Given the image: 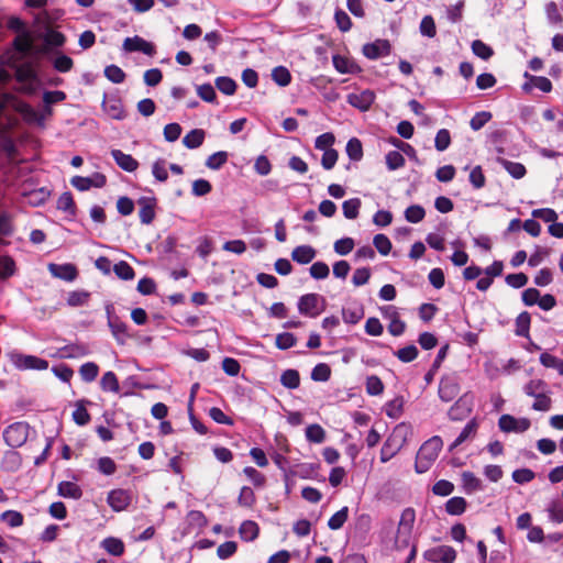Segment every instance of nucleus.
Segmentation results:
<instances>
[{"label": "nucleus", "mask_w": 563, "mask_h": 563, "mask_svg": "<svg viewBox=\"0 0 563 563\" xmlns=\"http://www.w3.org/2000/svg\"><path fill=\"white\" fill-rule=\"evenodd\" d=\"M386 165L389 170H396L405 166V157L398 151H390L386 154Z\"/></svg>", "instance_id": "6e6d98bb"}, {"label": "nucleus", "mask_w": 563, "mask_h": 563, "mask_svg": "<svg viewBox=\"0 0 563 563\" xmlns=\"http://www.w3.org/2000/svg\"><path fill=\"white\" fill-rule=\"evenodd\" d=\"M346 101L350 106L361 111H367L375 101V93L369 89H365L361 92H352L347 95Z\"/></svg>", "instance_id": "9d476101"}, {"label": "nucleus", "mask_w": 563, "mask_h": 563, "mask_svg": "<svg viewBox=\"0 0 563 563\" xmlns=\"http://www.w3.org/2000/svg\"><path fill=\"white\" fill-rule=\"evenodd\" d=\"M15 110L21 114L25 123L44 126L45 115L36 111L30 103L19 102L15 107Z\"/></svg>", "instance_id": "9b49d317"}, {"label": "nucleus", "mask_w": 563, "mask_h": 563, "mask_svg": "<svg viewBox=\"0 0 563 563\" xmlns=\"http://www.w3.org/2000/svg\"><path fill=\"white\" fill-rule=\"evenodd\" d=\"M498 426L504 432H525L528 429V419H516L510 415H503Z\"/></svg>", "instance_id": "2eb2a0df"}, {"label": "nucleus", "mask_w": 563, "mask_h": 563, "mask_svg": "<svg viewBox=\"0 0 563 563\" xmlns=\"http://www.w3.org/2000/svg\"><path fill=\"white\" fill-rule=\"evenodd\" d=\"M466 500L463 497H452L445 504V510L449 515L459 516L466 509Z\"/></svg>", "instance_id": "a19ab883"}, {"label": "nucleus", "mask_w": 563, "mask_h": 563, "mask_svg": "<svg viewBox=\"0 0 563 563\" xmlns=\"http://www.w3.org/2000/svg\"><path fill=\"white\" fill-rule=\"evenodd\" d=\"M461 479L463 489L467 494H472L483 488L482 481L477 478L472 472H463Z\"/></svg>", "instance_id": "2f4dec72"}, {"label": "nucleus", "mask_w": 563, "mask_h": 563, "mask_svg": "<svg viewBox=\"0 0 563 563\" xmlns=\"http://www.w3.org/2000/svg\"><path fill=\"white\" fill-rule=\"evenodd\" d=\"M355 246L354 240L352 238H343L334 242V252L339 255H347L353 251Z\"/></svg>", "instance_id": "0e129e2a"}, {"label": "nucleus", "mask_w": 563, "mask_h": 563, "mask_svg": "<svg viewBox=\"0 0 563 563\" xmlns=\"http://www.w3.org/2000/svg\"><path fill=\"white\" fill-rule=\"evenodd\" d=\"M540 361L545 367H553L560 375H563V360L558 358L554 354H540Z\"/></svg>", "instance_id": "774afa93"}, {"label": "nucleus", "mask_w": 563, "mask_h": 563, "mask_svg": "<svg viewBox=\"0 0 563 563\" xmlns=\"http://www.w3.org/2000/svg\"><path fill=\"white\" fill-rule=\"evenodd\" d=\"M53 67L59 73H68L74 67V60L69 56L60 54L53 60Z\"/></svg>", "instance_id": "e2e57ef3"}, {"label": "nucleus", "mask_w": 563, "mask_h": 563, "mask_svg": "<svg viewBox=\"0 0 563 563\" xmlns=\"http://www.w3.org/2000/svg\"><path fill=\"white\" fill-rule=\"evenodd\" d=\"M208 525V520L203 512L199 510H190L186 516V527L184 533H191L192 530H201Z\"/></svg>", "instance_id": "a211bd4d"}, {"label": "nucleus", "mask_w": 563, "mask_h": 563, "mask_svg": "<svg viewBox=\"0 0 563 563\" xmlns=\"http://www.w3.org/2000/svg\"><path fill=\"white\" fill-rule=\"evenodd\" d=\"M58 495L77 500L81 498L82 489L74 482L64 481L58 484Z\"/></svg>", "instance_id": "cd10ccee"}, {"label": "nucleus", "mask_w": 563, "mask_h": 563, "mask_svg": "<svg viewBox=\"0 0 563 563\" xmlns=\"http://www.w3.org/2000/svg\"><path fill=\"white\" fill-rule=\"evenodd\" d=\"M335 142V136L331 132H325L317 136L314 147L320 151H329Z\"/></svg>", "instance_id": "69168bd1"}, {"label": "nucleus", "mask_w": 563, "mask_h": 563, "mask_svg": "<svg viewBox=\"0 0 563 563\" xmlns=\"http://www.w3.org/2000/svg\"><path fill=\"white\" fill-rule=\"evenodd\" d=\"M306 438L313 443H322L325 439V432L319 424H310L306 428Z\"/></svg>", "instance_id": "13d9d810"}, {"label": "nucleus", "mask_w": 563, "mask_h": 563, "mask_svg": "<svg viewBox=\"0 0 563 563\" xmlns=\"http://www.w3.org/2000/svg\"><path fill=\"white\" fill-rule=\"evenodd\" d=\"M424 558L433 563H453L456 559V551L449 545H439L428 550Z\"/></svg>", "instance_id": "423d86ee"}, {"label": "nucleus", "mask_w": 563, "mask_h": 563, "mask_svg": "<svg viewBox=\"0 0 563 563\" xmlns=\"http://www.w3.org/2000/svg\"><path fill=\"white\" fill-rule=\"evenodd\" d=\"M402 397H396L385 405V412L389 418L398 419L402 413Z\"/></svg>", "instance_id": "49530a36"}, {"label": "nucleus", "mask_w": 563, "mask_h": 563, "mask_svg": "<svg viewBox=\"0 0 563 563\" xmlns=\"http://www.w3.org/2000/svg\"><path fill=\"white\" fill-rule=\"evenodd\" d=\"M325 309V300L319 294H306L298 300V310L301 314L316 318Z\"/></svg>", "instance_id": "7ed1b4c3"}, {"label": "nucleus", "mask_w": 563, "mask_h": 563, "mask_svg": "<svg viewBox=\"0 0 563 563\" xmlns=\"http://www.w3.org/2000/svg\"><path fill=\"white\" fill-rule=\"evenodd\" d=\"M273 80L280 87H286L291 81V74L285 66H277L272 70Z\"/></svg>", "instance_id": "79ce46f5"}, {"label": "nucleus", "mask_w": 563, "mask_h": 563, "mask_svg": "<svg viewBox=\"0 0 563 563\" xmlns=\"http://www.w3.org/2000/svg\"><path fill=\"white\" fill-rule=\"evenodd\" d=\"M99 373V367L96 363L87 362L79 368V374L84 382L90 383L96 379Z\"/></svg>", "instance_id": "5fc2aeb1"}, {"label": "nucleus", "mask_w": 563, "mask_h": 563, "mask_svg": "<svg viewBox=\"0 0 563 563\" xmlns=\"http://www.w3.org/2000/svg\"><path fill=\"white\" fill-rule=\"evenodd\" d=\"M139 217L140 221L143 224H151L155 219V207H156V198L155 197H141L137 200Z\"/></svg>", "instance_id": "f8f14e48"}, {"label": "nucleus", "mask_w": 563, "mask_h": 563, "mask_svg": "<svg viewBox=\"0 0 563 563\" xmlns=\"http://www.w3.org/2000/svg\"><path fill=\"white\" fill-rule=\"evenodd\" d=\"M111 156L117 165L129 173H133L139 168V162L130 154L123 153L121 150H112Z\"/></svg>", "instance_id": "dca6fc26"}, {"label": "nucleus", "mask_w": 563, "mask_h": 563, "mask_svg": "<svg viewBox=\"0 0 563 563\" xmlns=\"http://www.w3.org/2000/svg\"><path fill=\"white\" fill-rule=\"evenodd\" d=\"M30 427L26 422L19 421L10 424L3 431L5 443L15 449L22 446L29 438Z\"/></svg>", "instance_id": "20e7f679"}, {"label": "nucleus", "mask_w": 563, "mask_h": 563, "mask_svg": "<svg viewBox=\"0 0 563 563\" xmlns=\"http://www.w3.org/2000/svg\"><path fill=\"white\" fill-rule=\"evenodd\" d=\"M57 209L66 212L70 217H76L77 207L71 192L65 191L57 199Z\"/></svg>", "instance_id": "c756f323"}, {"label": "nucleus", "mask_w": 563, "mask_h": 563, "mask_svg": "<svg viewBox=\"0 0 563 563\" xmlns=\"http://www.w3.org/2000/svg\"><path fill=\"white\" fill-rule=\"evenodd\" d=\"M206 133L202 129H194L184 136L183 144L190 150L198 148L202 145Z\"/></svg>", "instance_id": "7c9ffc66"}, {"label": "nucleus", "mask_w": 563, "mask_h": 563, "mask_svg": "<svg viewBox=\"0 0 563 563\" xmlns=\"http://www.w3.org/2000/svg\"><path fill=\"white\" fill-rule=\"evenodd\" d=\"M538 305L542 310L549 311L556 306V299L551 294L541 296L540 291L530 287V306Z\"/></svg>", "instance_id": "f3484780"}, {"label": "nucleus", "mask_w": 563, "mask_h": 563, "mask_svg": "<svg viewBox=\"0 0 563 563\" xmlns=\"http://www.w3.org/2000/svg\"><path fill=\"white\" fill-rule=\"evenodd\" d=\"M443 446V441L440 437L434 435L427 440L419 449L416 462L415 470L417 473L422 474L429 471L434 461L437 460L441 449Z\"/></svg>", "instance_id": "f03ea898"}, {"label": "nucleus", "mask_w": 563, "mask_h": 563, "mask_svg": "<svg viewBox=\"0 0 563 563\" xmlns=\"http://www.w3.org/2000/svg\"><path fill=\"white\" fill-rule=\"evenodd\" d=\"M334 68L341 74H352L355 69V64L346 56L335 54L332 56Z\"/></svg>", "instance_id": "f704fd0d"}, {"label": "nucleus", "mask_w": 563, "mask_h": 563, "mask_svg": "<svg viewBox=\"0 0 563 563\" xmlns=\"http://www.w3.org/2000/svg\"><path fill=\"white\" fill-rule=\"evenodd\" d=\"M316 250L310 245H299L291 252L292 261L299 264H308L316 257Z\"/></svg>", "instance_id": "393cba45"}, {"label": "nucleus", "mask_w": 563, "mask_h": 563, "mask_svg": "<svg viewBox=\"0 0 563 563\" xmlns=\"http://www.w3.org/2000/svg\"><path fill=\"white\" fill-rule=\"evenodd\" d=\"M13 48L21 54H29L33 49V37L29 31L19 33L12 43Z\"/></svg>", "instance_id": "b1692460"}, {"label": "nucleus", "mask_w": 563, "mask_h": 563, "mask_svg": "<svg viewBox=\"0 0 563 563\" xmlns=\"http://www.w3.org/2000/svg\"><path fill=\"white\" fill-rule=\"evenodd\" d=\"M104 76L113 84H121L125 79V73L117 65H109L104 68Z\"/></svg>", "instance_id": "052dcab7"}, {"label": "nucleus", "mask_w": 563, "mask_h": 563, "mask_svg": "<svg viewBox=\"0 0 563 563\" xmlns=\"http://www.w3.org/2000/svg\"><path fill=\"white\" fill-rule=\"evenodd\" d=\"M416 521V511L412 508H406L402 510L400 520L398 522L395 548L398 551L410 548L408 560H413L417 554V547L412 542V530Z\"/></svg>", "instance_id": "f257e3e1"}, {"label": "nucleus", "mask_w": 563, "mask_h": 563, "mask_svg": "<svg viewBox=\"0 0 563 563\" xmlns=\"http://www.w3.org/2000/svg\"><path fill=\"white\" fill-rule=\"evenodd\" d=\"M477 427L478 424L475 419L470 420L464 427V429L461 431V433L457 435V438L452 442L449 450L453 451L465 441L474 438L477 432Z\"/></svg>", "instance_id": "5701e85b"}, {"label": "nucleus", "mask_w": 563, "mask_h": 563, "mask_svg": "<svg viewBox=\"0 0 563 563\" xmlns=\"http://www.w3.org/2000/svg\"><path fill=\"white\" fill-rule=\"evenodd\" d=\"M101 547L111 555L120 556L124 552V544L123 542L113 537L106 538L101 542Z\"/></svg>", "instance_id": "c9c22d12"}, {"label": "nucleus", "mask_w": 563, "mask_h": 563, "mask_svg": "<svg viewBox=\"0 0 563 563\" xmlns=\"http://www.w3.org/2000/svg\"><path fill=\"white\" fill-rule=\"evenodd\" d=\"M114 274L123 280H131L135 276L133 267L125 261H120L113 265Z\"/></svg>", "instance_id": "37998d69"}, {"label": "nucleus", "mask_w": 563, "mask_h": 563, "mask_svg": "<svg viewBox=\"0 0 563 563\" xmlns=\"http://www.w3.org/2000/svg\"><path fill=\"white\" fill-rule=\"evenodd\" d=\"M15 79L19 82H33L37 80V73L29 62L19 65L15 68Z\"/></svg>", "instance_id": "a878e982"}, {"label": "nucleus", "mask_w": 563, "mask_h": 563, "mask_svg": "<svg viewBox=\"0 0 563 563\" xmlns=\"http://www.w3.org/2000/svg\"><path fill=\"white\" fill-rule=\"evenodd\" d=\"M16 266L14 260L9 255L0 256V278L8 279L15 274Z\"/></svg>", "instance_id": "58836bf2"}, {"label": "nucleus", "mask_w": 563, "mask_h": 563, "mask_svg": "<svg viewBox=\"0 0 563 563\" xmlns=\"http://www.w3.org/2000/svg\"><path fill=\"white\" fill-rule=\"evenodd\" d=\"M451 144V134L449 130L441 129L438 131L434 139V146L439 152L445 151Z\"/></svg>", "instance_id": "338daca9"}, {"label": "nucleus", "mask_w": 563, "mask_h": 563, "mask_svg": "<svg viewBox=\"0 0 563 563\" xmlns=\"http://www.w3.org/2000/svg\"><path fill=\"white\" fill-rule=\"evenodd\" d=\"M280 384L288 389H296L300 385V375L297 369H286L280 375Z\"/></svg>", "instance_id": "72a5a7b5"}, {"label": "nucleus", "mask_w": 563, "mask_h": 563, "mask_svg": "<svg viewBox=\"0 0 563 563\" xmlns=\"http://www.w3.org/2000/svg\"><path fill=\"white\" fill-rule=\"evenodd\" d=\"M14 233V224L11 216L7 211H0V245H7L3 239Z\"/></svg>", "instance_id": "c85d7f7f"}, {"label": "nucleus", "mask_w": 563, "mask_h": 563, "mask_svg": "<svg viewBox=\"0 0 563 563\" xmlns=\"http://www.w3.org/2000/svg\"><path fill=\"white\" fill-rule=\"evenodd\" d=\"M216 87L224 95L232 96L236 90V82L227 76H221L216 79Z\"/></svg>", "instance_id": "de8ad7c7"}, {"label": "nucleus", "mask_w": 563, "mask_h": 563, "mask_svg": "<svg viewBox=\"0 0 563 563\" xmlns=\"http://www.w3.org/2000/svg\"><path fill=\"white\" fill-rule=\"evenodd\" d=\"M349 516V508L343 507L339 511H336L334 515H332L328 521V527L331 530H339L343 527L345 521L347 520Z\"/></svg>", "instance_id": "8fccbe9b"}, {"label": "nucleus", "mask_w": 563, "mask_h": 563, "mask_svg": "<svg viewBox=\"0 0 563 563\" xmlns=\"http://www.w3.org/2000/svg\"><path fill=\"white\" fill-rule=\"evenodd\" d=\"M11 362L22 369H45L47 362L32 354H9Z\"/></svg>", "instance_id": "39448f33"}, {"label": "nucleus", "mask_w": 563, "mask_h": 563, "mask_svg": "<svg viewBox=\"0 0 563 563\" xmlns=\"http://www.w3.org/2000/svg\"><path fill=\"white\" fill-rule=\"evenodd\" d=\"M0 148L10 162H13L19 154L13 139L4 130H0Z\"/></svg>", "instance_id": "4be33fe9"}, {"label": "nucleus", "mask_w": 563, "mask_h": 563, "mask_svg": "<svg viewBox=\"0 0 563 563\" xmlns=\"http://www.w3.org/2000/svg\"><path fill=\"white\" fill-rule=\"evenodd\" d=\"M123 49L126 52H142L147 56H154L156 53L153 43L147 42L143 37L135 35L133 37H126L123 41Z\"/></svg>", "instance_id": "6e6552de"}, {"label": "nucleus", "mask_w": 563, "mask_h": 563, "mask_svg": "<svg viewBox=\"0 0 563 563\" xmlns=\"http://www.w3.org/2000/svg\"><path fill=\"white\" fill-rule=\"evenodd\" d=\"M362 52L368 59H378L390 54L391 45L388 40L378 38L365 44Z\"/></svg>", "instance_id": "0eeeda50"}, {"label": "nucleus", "mask_w": 563, "mask_h": 563, "mask_svg": "<svg viewBox=\"0 0 563 563\" xmlns=\"http://www.w3.org/2000/svg\"><path fill=\"white\" fill-rule=\"evenodd\" d=\"M49 272L55 276L66 282H73L77 275L78 271L73 264H49Z\"/></svg>", "instance_id": "aec40b11"}, {"label": "nucleus", "mask_w": 563, "mask_h": 563, "mask_svg": "<svg viewBox=\"0 0 563 563\" xmlns=\"http://www.w3.org/2000/svg\"><path fill=\"white\" fill-rule=\"evenodd\" d=\"M426 211L420 205L409 206L405 210V219L410 223H418L423 220Z\"/></svg>", "instance_id": "864d4df0"}, {"label": "nucleus", "mask_w": 563, "mask_h": 563, "mask_svg": "<svg viewBox=\"0 0 563 563\" xmlns=\"http://www.w3.org/2000/svg\"><path fill=\"white\" fill-rule=\"evenodd\" d=\"M85 404H90V401L84 399L79 400L73 412V419L78 426H86L90 421V415L87 411Z\"/></svg>", "instance_id": "ea45409f"}, {"label": "nucleus", "mask_w": 563, "mask_h": 563, "mask_svg": "<svg viewBox=\"0 0 563 563\" xmlns=\"http://www.w3.org/2000/svg\"><path fill=\"white\" fill-rule=\"evenodd\" d=\"M459 394V385L452 378H442L439 385L440 398L449 402L453 400Z\"/></svg>", "instance_id": "412c9836"}, {"label": "nucleus", "mask_w": 563, "mask_h": 563, "mask_svg": "<svg viewBox=\"0 0 563 563\" xmlns=\"http://www.w3.org/2000/svg\"><path fill=\"white\" fill-rule=\"evenodd\" d=\"M107 178L101 173H95L91 177L74 176L70 184L80 191L89 190L91 187L101 188L106 185Z\"/></svg>", "instance_id": "1a4fd4ad"}, {"label": "nucleus", "mask_w": 563, "mask_h": 563, "mask_svg": "<svg viewBox=\"0 0 563 563\" xmlns=\"http://www.w3.org/2000/svg\"><path fill=\"white\" fill-rule=\"evenodd\" d=\"M103 111L112 119L122 120L125 112L122 102L119 99H109L102 102Z\"/></svg>", "instance_id": "bb28decb"}, {"label": "nucleus", "mask_w": 563, "mask_h": 563, "mask_svg": "<svg viewBox=\"0 0 563 563\" xmlns=\"http://www.w3.org/2000/svg\"><path fill=\"white\" fill-rule=\"evenodd\" d=\"M399 429L397 428L391 437H389L380 450V461L388 462L401 448L404 439L398 437Z\"/></svg>", "instance_id": "4468645a"}, {"label": "nucleus", "mask_w": 563, "mask_h": 563, "mask_svg": "<svg viewBox=\"0 0 563 563\" xmlns=\"http://www.w3.org/2000/svg\"><path fill=\"white\" fill-rule=\"evenodd\" d=\"M107 501L114 511H122L131 504V494L125 489H113L108 494Z\"/></svg>", "instance_id": "ddd939ff"}, {"label": "nucleus", "mask_w": 563, "mask_h": 563, "mask_svg": "<svg viewBox=\"0 0 563 563\" xmlns=\"http://www.w3.org/2000/svg\"><path fill=\"white\" fill-rule=\"evenodd\" d=\"M362 201L360 198H352L342 203L343 214L346 219L353 220L358 217Z\"/></svg>", "instance_id": "4c0bfd02"}, {"label": "nucleus", "mask_w": 563, "mask_h": 563, "mask_svg": "<svg viewBox=\"0 0 563 563\" xmlns=\"http://www.w3.org/2000/svg\"><path fill=\"white\" fill-rule=\"evenodd\" d=\"M1 520L12 528L23 525L24 517L16 510H7L1 514Z\"/></svg>", "instance_id": "bf43d9fd"}, {"label": "nucleus", "mask_w": 563, "mask_h": 563, "mask_svg": "<svg viewBox=\"0 0 563 563\" xmlns=\"http://www.w3.org/2000/svg\"><path fill=\"white\" fill-rule=\"evenodd\" d=\"M498 162L515 178H521L526 174V167L520 163L510 162L506 158H498Z\"/></svg>", "instance_id": "c03bdc74"}, {"label": "nucleus", "mask_w": 563, "mask_h": 563, "mask_svg": "<svg viewBox=\"0 0 563 563\" xmlns=\"http://www.w3.org/2000/svg\"><path fill=\"white\" fill-rule=\"evenodd\" d=\"M228 161V153L224 151L216 152L206 161V166L210 169H220Z\"/></svg>", "instance_id": "4d7b16f0"}, {"label": "nucleus", "mask_w": 563, "mask_h": 563, "mask_svg": "<svg viewBox=\"0 0 563 563\" xmlns=\"http://www.w3.org/2000/svg\"><path fill=\"white\" fill-rule=\"evenodd\" d=\"M334 20L336 23V26L341 32H349L352 29V20L349 16V14L343 11L342 9H338L334 12Z\"/></svg>", "instance_id": "680f3d73"}, {"label": "nucleus", "mask_w": 563, "mask_h": 563, "mask_svg": "<svg viewBox=\"0 0 563 563\" xmlns=\"http://www.w3.org/2000/svg\"><path fill=\"white\" fill-rule=\"evenodd\" d=\"M345 151L351 161L358 162L363 158V145L357 137L347 141Z\"/></svg>", "instance_id": "e433bc0d"}, {"label": "nucleus", "mask_w": 563, "mask_h": 563, "mask_svg": "<svg viewBox=\"0 0 563 563\" xmlns=\"http://www.w3.org/2000/svg\"><path fill=\"white\" fill-rule=\"evenodd\" d=\"M373 244L383 256L388 255L393 247L389 238L383 233H378L374 236Z\"/></svg>", "instance_id": "09e8293b"}, {"label": "nucleus", "mask_w": 563, "mask_h": 563, "mask_svg": "<svg viewBox=\"0 0 563 563\" xmlns=\"http://www.w3.org/2000/svg\"><path fill=\"white\" fill-rule=\"evenodd\" d=\"M100 386L104 391L119 393L120 385L118 378L113 372H107L103 374Z\"/></svg>", "instance_id": "a18cd8bd"}, {"label": "nucleus", "mask_w": 563, "mask_h": 563, "mask_svg": "<svg viewBox=\"0 0 563 563\" xmlns=\"http://www.w3.org/2000/svg\"><path fill=\"white\" fill-rule=\"evenodd\" d=\"M471 412V404L466 396L461 397L449 410V418L453 421L465 419Z\"/></svg>", "instance_id": "6ab92c4d"}, {"label": "nucleus", "mask_w": 563, "mask_h": 563, "mask_svg": "<svg viewBox=\"0 0 563 563\" xmlns=\"http://www.w3.org/2000/svg\"><path fill=\"white\" fill-rule=\"evenodd\" d=\"M260 532L258 525L252 520H245L242 522L239 529L241 538L245 541H253L257 538Z\"/></svg>", "instance_id": "473e14b6"}, {"label": "nucleus", "mask_w": 563, "mask_h": 563, "mask_svg": "<svg viewBox=\"0 0 563 563\" xmlns=\"http://www.w3.org/2000/svg\"><path fill=\"white\" fill-rule=\"evenodd\" d=\"M472 51L477 57L484 60L489 59L494 55L493 48L481 40L473 41Z\"/></svg>", "instance_id": "3c124183"}, {"label": "nucleus", "mask_w": 563, "mask_h": 563, "mask_svg": "<svg viewBox=\"0 0 563 563\" xmlns=\"http://www.w3.org/2000/svg\"><path fill=\"white\" fill-rule=\"evenodd\" d=\"M331 377V368L325 363L317 364L311 371V379L314 382H328Z\"/></svg>", "instance_id": "603ef678"}]
</instances>
